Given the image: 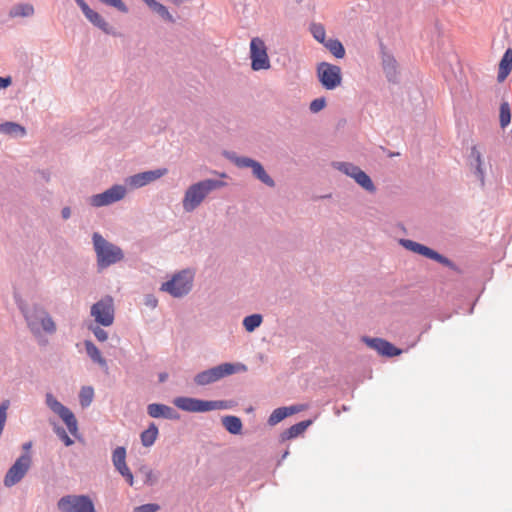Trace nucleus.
Instances as JSON below:
<instances>
[{
    "label": "nucleus",
    "mask_w": 512,
    "mask_h": 512,
    "mask_svg": "<svg viewBox=\"0 0 512 512\" xmlns=\"http://www.w3.org/2000/svg\"><path fill=\"white\" fill-rule=\"evenodd\" d=\"M225 182L214 179H206L188 187L182 201L186 212L194 211L213 190L222 188Z\"/></svg>",
    "instance_id": "obj_1"
},
{
    "label": "nucleus",
    "mask_w": 512,
    "mask_h": 512,
    "mask_svg": "<svg viewBox=\"0 0 512 512\" xmlns=\"http://www.w3.org/2000/svg\"><path fill=\"white\" fill-rule=\"evenodd\" d=\"M93 245L100 268H106L123 259L122 250L118 246L106 241L99 233L93 234Z\"/></svg>",
    "instance_id": "obj_2"
},
{
    "label": "nucleus",
    "mask_w": 512,
    "mask_h": 512,
    "mask_svg": "<svg viewBox=\"0 0 512 512\" xmlns=\"http://www.w3.org/2000/svg\"><path fill=\"white\" fill-rule=\"evenodd\" d=\"M21 309L27 320L28 326L34 334L37 335L41 332L52 334L56 331L54 321L45 310L37 307L27 310L21 307Z\"/></svg>",
    "instance_id": "obj_3"
},
{
    "label": "nucleus",
    "mask_w": 512,
    "mask_h": 512,
    "mask_svg": "<svg viewBox=\"0 0 512 512\" xmlns=\"http://www.w3.org/2000/svg\"><path fill=\"white\" fill-rule=\"evenodd\" d=\"M245 370L246 367L243 364L223 363L198 373L195 376L194 381L199 386H205L216 382L225 376H229L236 372Z\"/></svg>",
    "instance_id": "obj_4"
},
{
    "label": "nucleus",
    "mask_w": 512,
    "mask_h": 512,
    "mask_svg": "<svg viewBox=\"0 0 512 512\" xmlns=\"http://www.w3.org/2000/svg\"><path fill=\"white\" fill-rule=\"evenodd\" d=\"M173 403L177 408L193 413L222 410L230 407L226 401H206L191 397H177Z\"/></svg>",
    "instance_id": "obj_5"
},
{
    "label": "nucleus",
    "mask_w": 512,
    "mask_h": 512,
    "mask_svg": "<svg viewBox=\"0 0 512 512\" xmlns=\"http://www.w3.org/2000/svg\"><path fill=\"white\" fill-rule=\"evenodd\" d=\"M193 278L190 270H183L175 274L171 280L164 282L160 289L173 297H182L191 290Z\"/></svg>",
    "instance_id": "obj_6"
},
{
    "label": "nucleus",
    "mask_w": 512,
    "mask_h": 512,
    "mask_svg": "<svg viewBox=\"0 0 512 512\" xmlns=\"http://www.w3.org/2000/svg\"><path fill=\"white\" fill-rule=\"evenodd\" d=\"M91 316L98 325L109 327L114 323L115 307L111 296H105L91 306Z\"/></svg>",
    "instance_id": "obj_7"
},
{
    "label": "nucleus",
    "mask_w": 512,
    "mask_h": 512,
    "mask_svg": "<svg viewBox=\"0 0 512 512\" xmlns=\"http://www.w3.org/2000/svg\"><path fill=\"white\" fill-rule=\"evenodd\" d=\"M316 74L319 82L326 90H334L342 84L341 68L328 62L317 65Z\"/></svg>",
    "instance_id": "obj_8"
},
{
    "label": "nucleus",
    "mask_w": 512,
    "mask_h": 512,
    "mask_svg": "<svg viewBox=\"0 0 512 512\" xmlns=\"http://www.w3.org/2000/svg\"><path fill=\"white\" fill-rule=\"evenodd\" d=\"M62 512H95L92 500L86 495H67L57 503Z\"/></svg>",
    "instance_id": "obj_9"
},
{
    "label": "nucleus",
    "mask_w": 512,
    "mask_h": 512,
    "mask_svg": "<svg viewBox=\"0 0 512 512\" xmlns=\"http://www.w3.org/2000/svg\"><path fill=\"white\" fill-rule=\"evenodd\" d=\"M251 68L254 71L268 70L271 67L265 42L259 38H252L250 42Z\"/></svg>",
    "instance_id": "obj_10"
},
{
    "label": "nucleus",
    "mask_w": 512,
    "mask_h": 512,
    "mask_svg": "<svg viewBox=\"0 0 512 512\" xmlns=\"http://www.w3.org/2000/svg\"><path fill=\"white\" fill-rule=\"evenodd\" d=\"M31 464L32 457L30 453H24L20 457H18L15 463L9 468L5 475L4 485L6 487H12L18 482H20L30 469Z\"/></svg>",
    "instance_id": "obj_11"
},
{
    "label": "nucleus",
    "mask_w": 512,
    "mask_h": 512,
    "mask_svg": "<svg viewBox=\"0 0 512 512\" xmlns=\"http://www.w3.org/2000/svg\"><path fill=\"white\" fill-rule=\"evenodd\" d=\"M46 404L55 414H57L63 420L69 432L75 435L77 433L78 426L77 420L72 411H70L67 407L62 405L51 393L46 394Z\"/></svg>",
    "instance_id": "obj_12"
},
{
    "label": "nucleus",
    "mask_w": 512,
    "mask_h": 512,
    "mask_svg": "<svg viewBox=\"0 0 512 512\" xmlns=\"http://www.w3.org/2000/svg\"><path fill=\"white\" fill-rule=\"evenodd\" d=\"M126 195V188L122 185H114L103 193L93 195L90 204L94 207H102L123 199Z\"/></svg>",
    "instance_id": "obj_13"
},
{
    "label": "nucleus",
    "mask_w": 512,
    "mask_h": 512,
    "mask_svg": "<svg viewBox=\"0 0 512 512\" xmlns=\"http://www.w3.org/2000/svg\"><path fill=\"white\" fill-rule=\"evenodd\" d=\"M167 174L166 168L145 171L142 173L135 174L126 179V184L131 188L143 187Z\"/></svg>",
    "instance_id": "obj_14"
},
{
    "label": "nucleus",
    "mask_w": 512,
    "mask_h": 512,
    "mask_svg": "<svg viewBox=\"0 0 512 512\" xmlns=\"http://www.w3.org/2000/svg\"><path fill=\"white\" fill-rule=\"evenodd\" d=\"M235 164L241 168H252L254 176L257 177L261 182L270 187L275 185L273 179L266 173L263 166L259 162L247 157H239L235 159Z\"/></svg>",
    "instance_id": "obj_15"
},
{
    "label": "nucleus",
    "mask_w": 512,
    "mask_h": 512,
    "mask_svg": "<svg viewBox=\"0 0 512 512\" xmlns=\"http://www.w3.org/2000/svg\"><path fill=\"white\" fill-rule=\"evenodd\" d=\"M112 462L115 469L126 479L128 484H134L133 474L126 464V449L124 447H117L112 454Z\"/></svg>",
    "instance_id": "obj_16"
},
{
    "label": "nucleus",
    "mask_w": 512,
    "mask_h": 512,
    "mask_svg": "<svg viewBox=\"0 0 512 512\" xmlns=\"http://www.w3.org/2000/svg\"><path fill=\"white\" fill-rule=\"evenodd\" d=\"M363 341L367 344L368 347L376 350L382 356L394 357L402 353L401 349L395 347L393 344L382 338L365 337Z\"/></svg>",
    "instance_id": "obj_17"
},
{
    "label": "nucleus",
    "mask_w": 512,
    "mask_h": 512,
    "mask_svg": "<svg viewBox=\"0 0 512 512\" xmlns=\"http://www.w3.org/2000/svg\"><path fill=\"white\" fill-rule=\"evenodd\" d=\"M76 3L81 8L82 12L86 16V18L93 23L95 26L103 30L104 32L108 33V24L107 22L102 18V16L92 10L84 0H75Z\"/></svg>",
    "instance_id": "obj_18"
},
{
    "label": "nucleus",
    "mask_w": 512,
    "mask_h": 512,
    "mask_svg": "<svg viewBox=\"0 0 512 512\" xmlns=\"http://www.w3.org/2000/svg\"><path fill=\"white\" fill-rule=\"evenodd\" d=\"M147 412L152 418L178 419L179 417L171 407L159 403L149 404Z\"/></svg>",
    "instance_id": "obj_19"
},
{
    "label": "nucleus",
    "mask_w": 512,
    "mask_h": 512,
    "mask_svg": "<svg viewBox=\"0 0 512 512\" xmlns=\"http://www.w3.org/2000/svg\"><path fill=\"white\" fill-rule=\"evenodd\" d=\"M512 70V49L508 48L500 63H499V70H498V76L497 79L499 82H503L508 75L510 74Z\"/></svg>",
    "instance_id": "obj_20"
},
{
    "label": "nucleus",
    "mask_w": 512,
    "mask_h": 512,
    "mask_svg": "<svg viewBox=\"0 0 512 512\" xmlns=\"http://www.w3.org/2000/svg\"><path fill=\"white\" fill-rule=\"evenodd\" d=\"M311 423V420H306L301 421L295 425H292L290 428H288L281 434V439L283 441H286L298 437L299 435L305 432V430L311 425Z\"/></svg>",
    "instance_id": "obj_21"
},
{
    "label": "nucleus",
    "mask_w": 512,
    "mask_h": 512,
    "mask_svg": "<svg viewBox=\"0 0 512 512\" xmlns=\"http://www.w3.org/2000/svg\"><path fill=\"white\" fill-rule=\"evenodd\" d=\"M470 158L472 165L475 167L477 177L481 181V184H484L485 172L483 169L482 153L477 146L471 148Z\"/></svg>",
    "instance_id": "obj_22"
},
{
    "label": "nucleus",
    "mask_w": 512,
    "mask_h": 512,
    "mask_svg": "<svg viewBox=\"0 0 512 512\" xmlns=\"http://www.w3.org/2000/svg\"><path fill=\"white\" fill-rule=\"evenodd\" d=\"M158 434V427L155 425V423H150L148 428L144 430L140 435L142 445L144 447L152 446L155 443Z\"/></svg>",
    "instance_id": "obj_23"
},
{
    "label": "nucleus",
    "mask_w": 512,
    "mask_h": 512,
    "mask_svg": "<svg viewBox=\"0 0 512 512\" xmlns=\"http://www.w3.org/2000/svg\"><path fill=\"white\" fill-rule=\"evenodd\" d=\"M85 349L87 355L97 364H99L101 367H107L106 360L102 357L101 352L99 349L94 345L91 341H85L84 342Z\"/></svg>",
    "instance_id": "obj_24"
},
{
    "label": "nucleus",
    "mask_w": 512,
    "mask_h": 512,
    "mask_svg": "<svg viewBox=\"0 0 512 512\" xmlns=\"http://www.w3.org/2000/svg\"><path fill=\"white\" fill-rule=\"evenodd\" d=\"M222 424L225 429L231 434L237 435L241 433L242 422L236 416H225L222 418Z\"/></svg>",
    "instance_id": "obj_25"
},
{
    "label": "nucleus",
    "mask_w": 512,
    "mask_h": 512,
    "mask_svg": "<svg viewBox=\"0 0 512 512\" xmlns=\"http://www.w3.org/2000/svg\"><path fill=\"white\" fill-rule=\"evenodd\" d=\"M401 244L406 249L413 251L417 254L423 255L427 258H429L430 254L432 252V249H430L429 247L424 246V245L417 243L415 241H412V240H408V239L401 240Z\"/></svg>",
    "instance_id": "obj_26"
},
{
    "label": "nucleus",
    "mask_w": 512,
    "mask_h": 512,
    "mask_svg": "<svg viewBox=\"0 0 512 512\" xmlns=\"http://www.w3.org/2000/svg\"><path fill=\"white\" fill-rule=\"evenodd\" d=\"M0 133L24 136L26 134L25 128L14 122H6L0 125Z\"/></svg>",
    "instance_id": "obj_27"
},
{
    "label": "nucleus",
    "mask_w": 512,
    "mask_h": 512,
    "mask_svg": "<svg viewBox=\"0 0 512 512\" xmlns=\"http://www.w3.org/2000/svg\"><path fill=\"white\" fill-rule=\"evenodd\" d=\"M34 14V7L31 4H18L14 6L9 15L12 18L15 17H28Z\"/></svg>",
    "instance_id": "obj_28"
},
{
    "label": "nucleus",
    "mask_w": 512,
    "mask_h": 512,
    "mask_svg": "<svg viewBox=\"0 0 512 512\" xmlns=\"http://www.w3.org/2000/svg\"><path fill=\"white\" fill-rule=\"evenodd\" d=\"M146 4L156 13H158L162 18L167 21L173 22L174 19L172 15L169 13L167 8L156 0H144Z\"/></svg>",
    "instance_id": "obj_29"
},
{
    "label": "nucleus",
    "mask_w": 512,
    "mask_h": 512,
    "mask_svg": "<svg viewBox=\"0 0 512 512\" xmlns=\"http://www.w3.org/2000/svg\"><path fill=\"white\" fill-rule=\"evenodd\" d=\"M324 45L336 58H343L345 56V49L339 40L330 39Z\"/></svg>",
    "instance_id": "obj_30"
},
{
    "label": "nucleus",
    "mask_w": 512,
    "mask_h": 512,
    "mask_svg": "<svg viewBox=\"0 0 512 512\" xmlns=\"http://www.w3.org/2000/svg\"><path fill=\"white\" fill-rule=\"evenodd\" d=\"M353 179L365 190L369 192L375 191V186L371 178L364 171L361 170L358 172Z\"/></svg>",
    "instance_id": "obj_31"
},
{
    "label": "nucleus",
    "mask_w": 512,
    "mask_h": 512,
    "mask_svg": "<svg viewBox=\"0 0 512 512\" xmlns=\"http://www.w3.org/2000/svg\"><path fill=\"white\" fill-rule=\"evenodd\" d=\"M262 323V316L260 314H253L247 316L243 320V326L248 332L254 331Z\"/></svg>",
    "instance_id": "obj_32"
},
{
    "label": "nucleus",
    "mask_w": 512,
    "mask_h": 512,
    "mask_svg": "<svg viewBox=\"0 0 512 512\" xmlns=\"http://www.w3.org/2000/svg\"><path fill=\"white\" fill-rule=\"evenodd\" d=\"M335 167L344 174L350 176L351 178H354L355 175L361 171L359 167L346 162H337L335 163Z\"/></svg>",
    "instance_id": "obj_33"
},
{
    "label": "nucleus",
    "mask_w": 512,
    "mask_h": 512,
    "mask_svg": "<svg viewBox=\"0 0 512 512\" xmlns=\"http://www.w3.org/2000/svg\"><path fill=\"white\" fill-rule=\"evenodd\" d=\"M94 397V390L92 387H83L79 394L80 403L83 407L91 404Z\"/></svg>",
    "instance_id": "obj_34"
},
{
    "label": "nucleus",
    "mask_w": 512,
    "mask_h": 512,
    "mask_svg": "<svg viewBox=\"0 0 512 512\" xmlns=\"http://www.w3.org/2000/svg\"><path fill=\"white\" fill-rule=\"evenodd\" d=\"M287 417L286 409L284 407H280L275 409L271 415L269 416L268 423L271 426H274L281 422L283 419Z\"/></svg>",
    "instance_id": "obj_35"
},
{
    "label": "nucleus",
    "mask_w": 512,
    "mask_h": 512,
    "mask_svg": "<svg viewBox=\"0 0 512 512\" xmlns=\"http://www.w3.org/2000/svg\"><path fill=\"white\" fill-rule=\"evenodd\" d=\"M511 120V112L509 104L504 102L500 106V125L501 127H506Z\"/></svg>",
    "instance_id": "obj_36"
},
{
    "label": "nucleus",
    "mask_w": 512,
    "mask_h": 512,
    "mask_svg": "<svg viewBox=\"0 0 512 512\" xmlns=\"http://www.w3.org/2000/svg\"><path fill=\"white\" fill-rule=\"evenodd\" d=\"M311 33L313 35V37L320 43L324 44L326 41H325V36H326V32H325V28L323 25L321 24H312L311 25Z\"/></svg>",
    "instance_id": "obj_37"
},
{
    "label": "nucleus",
    "mask_w": 512,
    "mask_h": 512,
    "mask_svg": "<svg viewBox=\"0 0 512 512\" xmlns=\"http://www.w3.org/2000/svg\"><path fill=\"white\" fill-rule=\"evenodd\" d=\"M430 259H433L445 266H448V267H451V268H454V264L446 257L440 255L439 253H437L436 251L432 250L430 256H429Z\"/></svg>",
    "instance_id": "obj_38"
},
{
    "label": "nucleus",
    "mask_w": 512,
    "mask_h": 512,
    "mask_svg": "<svg viewBox=\"0 0 512 512\" xmlns=\"http://www.w3.org/2000/svg\"><path fill=\"white\" fill-rule=\"evenodd\" d=\"M326 106V100L324 98H316L310 103V110L313 113L321 111Z\"/></svg>",
    "instance_id": "obj_39"
},
{
    "label": "nucleus",
    "mask_w": 512,
    "mask_h": 512,
    "mask_svg": "<svg viewBox=\"0 0 512 512\" xmlns=\"http://www.w3.org/2000/svg\"><path fill=\"white\" fill-rule=\"evenodd\" d=\"M94 334V336L96 337V339L100 342H104L108 339V334L105 330H103L102 328H100L99 326L97 327H91L90 328Z\"/></svg>",
    "instance_id": "obj_40"
},
{
    "label": "nucleus",
    "mask_w": 512,
    "mask_h": 512,
    "mask_svg": "<svg viewBox=\"0 0 512 512\" xmlns=\"http://www.w3.org/2000/svg\"><path fill=\"white\" fill-rule=\"evenodd\" d=\"M159 509L157 504H145L134 509V512H156Z\"/></svg>",
    "instance_id": "obj_41"
},
{
    "label": "nucleus",
    "mask_w": 512,
    "mask_h": 512,
    "mask_svg": "<svg viewBox=\"0 0 512 512\" xmlns=\"http://www.w3.org/2000/svg\"><path fill=\"white\" fill-rule=\"evenodd\" d=\"M56 433L62 439L66 446H70L73 444V440L67 435L64 429L57 428Z\"/></svg>",
    "instance_id": "obj_42"
},
{
    "label": "nucleus",
    "mask_w": 512,
    "mask_h": 512,
    "mask_svg": "<svg viewBox=\"0 0 512 512\" xmlns=\"http://www.w3.org/2000/svg\"><path fill=\"white\" fill-rule=\"evenodd\" d=\"M304 408L305 407L303 405H294V406H290V407H284V409H286L287 417L304 410Z\"/></svg>",
    "instance_id": "obj_43"
},
{
    "label": "nucleus",
    "mask_w": 512,
    "mask_h": 512,
    "mask_svg": "<svg viewBox=\"0 0 512 512\" xmlns=\"http://www.w3.org/2000/svg\"><path fill=\"white\" fill-rule=\"evenodd\" d=\"M10 84H11L10 77H7V78L0 77V89L8 87Z\"/></svg>",
    "instance_id": "obj_44"
},
{
    "label": "nucleus",
    "mask_w": 512,
    "mask_h": 512,
    "mask_svg": "<svg viewBox=\"0 0 512 512\" xmlns=\"http://www.w3.org/2000/svg\"><path fill=\"white\" fill-rule=\"evenodd\" d=\"M70 214H71L70 208H68V207L63 208L62 216L64 219H68L70 217Z\"/></svg>",
    "instance_id": "obj_45"
},
{
    "label": "nucleus",
    "mask_w": 512,
    "mask_h": 512,
    "mask_svg": "<svg viewBox=\"0 0 512 512\" xmlns=\"http://www.w3.org/2000/svg\"><path fill=\"white\" fill-rule=\"evenodd\" d=\"M31 446H32L31 442H27L23 445V449L26 451L25 453H29Z\"/></svg>",
    "instance_id": "obj_46"
},
{
    "label": "nucleus",
    "mask_w": 512,
    "mask_h": 512,
    "mask_svg": "<svg viewBox=\"0 0 512 512\" xmlns=\"http://www.w3.org/2000/svg\"><path fill=\"white\" fill-rule=\"evenodd\" d=\"M148 303H149L151 306L155 307V306H156V303H157V300H156V299H149Z\"/></svg>",
    "instance_id": "obj_47"
},
{
    "label": "nucleus",
    "mask_w": 512,
    "mask_h": 512,
    "mask_svg": "<svg viewBox=\"0 0 512 512\" xmlns=\"http://www.w3.org/2000/svg\"><path fill=\"white\" fill-rule=\"evenodd\" d=\"M152 475H153L152 471H149L147 474V481L151 480Z\"/></svg>",
    "instance_id": "obj_48"
},
{
    "label": "nucleus",
    "mask_w": 512,
    "mask_h": 512,
    "mask_svg": "<svg viewBox=\"0 0 512 512\" xmlns=\"http://www.w3.org/2000/svg\"><path fill=\"white\" fill-rule=\"evenodd\" d=\"M167 375L166 374H161L160 375V381H164L166 379Z\"/></svg>",
    "instance_id": "obj_49"
},
{
    "label": "nucleus",
    "mask_w": 512,
    "mask_h": 512,
    "mask_svg": "<svg viewBox=\"0 0 512 512\" xmlns=\"http://www.w3.org/2000/svg\"><path fill=\"white\" fill-rule=\"evenodd\" d=\"M298 3L302 2L303 0H296Z\"/></svg>",
    "instance_id": "obj_50"
}]
</instances>
